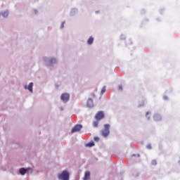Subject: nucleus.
<instances>
[{"mask_svg":"<svg viewBox=\"0 0 180 180\" xmlns=\"http://www.w3.org/2000/svg\"><path fill=\"white\" fill-rule=\"evenodd\" d=\"M146 148H148V150H151V144L147 145Z\"/></svg>","mask_w":180,"mask_h":180,"instance_id":"nucleus-18","label":"nucleus"},{"mask_svg":"<svg viewBox=\"0 0 180 180\" xmlns=\"http://www.w3.org/2000/svg\"><path fill=\"white\" fill-rule=\"evenodd\" d=\"M58 179L61 180H70V173L64 170L63 172L58 176Z\"/></svg>","mask_w":180,"mask_h":180,"instance_id":"nucleus-2","label":"nucleus"},{"mask_svg":"<svg viewBox=\"0 0 180 180\" xmlns=\"http://www.w3.org/2000/svg\"><path fill=\"white\" fill-rule=\"evenodd\" d=\"M99 124V122H98V121H95L93 122V126L94 127H98V124Z\"/></svg>","mask_w":180,"mask_h":180,"instance_id":"nucleus-14","label":"nucleus"},{"mask_svg":"<svg viewBox=\"0 0 180 180\" xmlns=\"http://www.w3.org/2000/svg\"><path fill=\"white\" fill-rule=\"evenodd\" d=\"M53 63H57V60L54 58L51 59V63L53 64Z\"/></svg>","mask_w":180,"mask_h":180,"instance_id":"nucleus-15","label":"nucleus"},{"mask_svg":"<svg viewBox=\"0 0 180 180\" xmlns=\"http://www.w3.org/2000/svg\"><path fill=\"white\" fill-rule=\"evenodd\" d=\"M151 164L152 165H155L157 164V160H152Z\"/></svg>","mask_w":180,"mask_h":180,"instance_id":"nucleus-17","label":"nucleus"},{"mask_svg":"<svg viewBox=\"0 0 180 180\" xmlns=\"http://www.w3.org/2000/svg\"><path fill=\"white\" fill-rule=\"evenodd\" d=\"M95 117H96V120H101L103 119V117H105V114L103 113V112L100 111L96 115Z\"/></svg>","mask_w":180,"mask_h":180,"instance_id":"nucleus-5","label":"nucleus"},{"mask_svg":"<svg viewBox=\"0 0 180 180\" xmlns=\"http://www.w3.org/2000/svg\"><path fill=\"white\" fill-rule=\"evenodd\" d=\"M4 18H8L9 13H8V11H5L2 13Z\"/></svg>","mask_w":180,"mask_h":180,"instance_id":"nucleus-13","label":"nucleus"},{"mask_svg":"<svg viewBox=\"0 0 180 180\" xmlns=\"http://www.w3.org/2000/svg\"><path fill=\"white\" fill-rule=\"evenodd\" d=\"M60 99L63 102H68V101H70V94L68 93L63 94L60 96Z\"/></svg>","mask_w":180,"mask_h":180,"instance_id":"nucleus-3","label":"nucleus"},{"mask_svg":"<svg viewBox=\"0 0 180 180\" xmlns=\"http://www.w3.org/2000/svg\"><path fill=\"white\" fill-rule=\"evenodd\" d=\"M88 179H91V172L87 171L84 173V176L83 178V180H88Z\"/></svg>","mask_w":180,"mask_h":180,"instance_id":"nucleus-7","label":"nucleus"},{"mask_svg":"<svg viewBox=\"0 0 180 180\" xmlns=\"http://www.w3.org/2000/svg\"><path fill=\"white\" fill-rule=\"evenodd\" d=\"M150 115V112H146V117H147V115Z\"/></svg>","mask_w":180,"mask_h":180,"instance_id":"nucleus-22","label":"nucleus"},{"mask_svg":"<svg viewBox=\"0 0 180 180\" xmlns=\"http://www.w3.org/2000/svg\"><path fill=\"white\" fill-rule=\"evenodd\" d=\"M105 92H106V88L103 87L102 89H101V94H105Z\"/></svg>","mask_w":180,"mask_h":180,"instance_id":"nucleus-16","label":"nucleus"},{"mask_svg":"<svg viewBox=\"0 0 180 180\" xmlns=\"http://www.w3.org/2000/svg\"><path fill=\"white\" fill-rule=\"evenodd\" d=\"M164 99H165V101H167V100L168 99V97L165 96V97H164Z\"/></svg>","mask_w":180,"mask_h":180,"instance_id":"nucleus-21","label":"nucleus"},{"mask_svg":"<svg viewBox=\"0 0 180 180\" xmlns=\"http://www.w3.org/2000/svg\"><path fill=\"white\" fill-rule=\"evenodd\" d=\"M94 146H95L94 141L89 142V143L86 144V147H94Z\"/></svg>","mask_w":180,"mask_h":180,"instance_id":"nucleus-12","label":"nucleus"},{"mask_svg":"<svg viewBox=\"0 0 180 180\" xmlns=\"http://www.w3.org/2000/svg\"><path fill=\"white\" fill-rule=\"evenodd\" d=\"M27 171V169L21 168V169H20V174L21 175H25V174H26Z\"/></svg>","mask_w":180,"mask_h":180,"instance_id":"nucleus-10","label":"nucleus"},{"mask_svg":"<svg viewBox=\"0 0 180 180\" xmlns=\"http://www.w3.org/2000/svg\"><path fill=\"white\" fill-rule=\"evenodd\" d=\"M94 140V141H98L99 140V137L95 136Z\"/></svg>","mask_w":180,"mask_h":180,"instance_id":"nucleus-19","label":"nucleus"},{"mask_svg":"<svg viewBox=\"0 0 180 180\" xmlns=\"http://www.w3.org/2000/svg\"><path fill=\"white\" fill-rule=\"evenodd\" d=\"M153 119H154L155 122H158V121L161 120V115L156 114L154 115Z\"/></svg>","mask_w":180,"mask_h":180,"instance_id":"nucleus-9","label":"nucleus"},{"mask_svg":"<svg viewBox=\"0 0 180 180\" xmlns=\"http://www.w3.org/2000/svg\"><path fill=\"white\" fill-rule=\"evenodd\" d=\"M119 89H120V91H122V89H123V87L122 86H120Z\"/></svg>","mask_w":180,"mask_h":180,"instance_id":"nucleus-20","label":"nucleus"},{"mask_svg":"<svg viewBox=\"0 0 180 180\" xmlns=\"http://www.w3.org/2000/svg\"><path fill=\"white\" fill-rule=\"evenodd\" d=\"M87 106L89 108H92L94 106V101L92 98H89L87 101Z\"/></svg>","mask_w":180,"mask_h":180,"instance_id":"nucleus-8","label":"nucleus"},{"mask_svg":"<svg viewBox=\"0 0 180 180\" xmlns=\"http://www.w3.org/2000/svg\"><path fill=\"white\" fill-rule=\"evenodd\" d=\"M88 44H92L94 43V37H90L87 41Z\"/></svg>","mask_w":180,"mask_h":180,"instance_id":"nucleus-11","label":"nucleus"},{"mask_svg":"<svg viewBox=\"0 0 180 180\" xmlns=\"http://www.w3.org/2000/svg\"><path fill=\"white\" fill-rule=\"evenodd\" d=\"M110 129V125L109 124H105L104 125V129L101 131V134L103 137H108L110 131H109Z\"/></svg>","mask_w":180,"mask_h":180,"instance_id":"nucleus-1","label":"nucleus"},{"mask_svg":"<svg viewBox=\"0 0 180 180\" xmlns=\"http://www.w3.org/2000/svg\"><path fill=\"white\" fill-rule=\"evenodd\" d=\"M81 129H82V125L77 124L72 129L71 133H77V131H79Z\"/></svg>","mask_w":180,"mask_h":180,"instance_id":"nucleus-4","label":"nucleus"},{"mask_svg":"<svg viewBox=\"0 0 180 180\" xmlns=\"http://www.w3.org/2000/svg\"><path fill=\"white\" fill-rule=\"evenodd\" d=\"M25 89H28L30 92H33V82L30 83V84L27 86H25Z\"/></svg>","mask_w":180,"mask_h":180,"instance_id":"nucleus-6","label":"nucleus"}]
</instances>
